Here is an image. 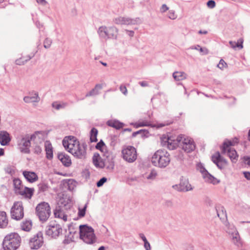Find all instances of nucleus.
Segmentation results:
<instances>
[{
  "label": "nucleus",
  "instance_id": "nucleus-57",
  "mask_svg": "<svg viewBox=\"0 0 250 250\" xmlns=\"http://www.w3.org/2000/svg\"><path fill=\"white\" fill-rule=\"evenodd\" d=\"M34 152L36 154H40L42 152V148L41 147L38 146V145H36L35 146H34Z\"/></svg>",
  "mask_w": 250,
  "mask_h": 250
},
{
  "label": "nucleus",
  "instance_id": "nucleus-15",
  "mask_svg": "<svg viewBox=\"0 0 250 250\" xmlns=\"http://www.w3.org/2000/svg\"><path fill=\"white\" fill-rule=\"evenodd\" d=\"M211 159L220 169H224L228 165V161L221 156L219 152L212 155Z\"/></svg>",
  "mask_w": 250,
  "mask_h": 250
},
{
  "label": "nucleus",
  "instance_id": "nucleus-46",
  "mask_svg": "<svg viewBox=\"0 0 250 250\" xmlns=\"http://www.w3.org/2000/svg\"><path fill=\"white\" fill-rule=\"evenodd\" d=\"M105 146V144L103 140H100L99 142H98L95 147L97 149L100 150L101 151H103L102 148Z\"/></svg>",
  "mask_w": 250,
  "mask_h": 250
},
{
  "label": "nucleus",
  "instance_id": "nucleus-9",
  "mask_svg": "<svg viewBox=\"0 0 250 250\" xmlns=\"http://www.w3.org/2000/svg\"><path fill=\"white\" fill-rule=\"evenodd\" d=\"M10 213L13 219L20 220L22 219L24 216L22 203L21 201L15 202L11 208Z\"/></svg>",
  "mask_w": 250,
  "mask_h": 250
},
{
  "label": "nucleus",
  "instance_id": "nucleus-16",
  "mask_svg": "<svg viewBox=\"0 0 250 250\" xmlns=\"http://www.w3.org/2000/svg\"><path fill=\"white\" fill-rule=\"evenodd\" d=\"M172 187L179 191L186 192L192 189L191 186L187 179L181 180L179 185H173Z\"/></svg>",
  "mask_w": 250,
  "mask_h": 250
},
{
  "label": "nucleus",
  "instance_id": "nucleus-55",
  "mask_svg": "<svg viewBox=\"0 0 250 250\" xmlns=\"http://www.w3.org/2000/svg\"><path fill=\"white\" fill-rule=\"evenodd\" d=\"M137 134H141L142 137L145 136L146 134H148L149 132L147 130L141 129L139 131H136Z\"/></svg>",
  "mask_w": 250,
  "mask_h": 250
},
{
  "label": "nucleus",
  "instance_id": "nucleus-41",
  "mask_svg": "<svg viewBox=\"0 0 250 250\" xmlns=\"http://www.w3.org/2000/svg\"><path fill=\"white\" fill-rule=\"evenodd\" d=\"M105 166L104 167L106 168L108 170H112L113 169L114 167V163L112 160L105 161L104 162Z\"/></svg>",
  "mask_w": 250,
  "mask_h": 250
},
{
  "label": "nucleus",
  "instance_id": "nucleus-27",
  "mask_svg": "<svg viewBox=\"0 0 250 250\" xmlns=\"http://www.w3.org/2000/svg\"><path fill=\"white\" fill-rule=\"evenodd\" d=\"M34 190V188L25 187L23 190L19 191L18 193L21 195H24L27 198L31 199L33 196Z\"/></svg>",
  "mask_w": 250,
  "mask_h": 250
},
{
  "label": "nucleus",
  "instance_id": "nucleus-2",
  "mask_svg": "<svg viewBox=\"0 0 250 250\" xmlns=\"http://www.w3.org/2000/svg\"><path fill=\"white\" fill-rule=\"evenodd\" d=\"M39 134V131H36L34 133L21 134L16 137L17 144L20 151L24 153L29 154L30 152L29 148L31 146V141L36 140L37 135Z\"/></svg>",
  "mask_w": 250,
  "mask_h": 250
},
{
  "label": "nucleus",
  "instance_id": "nucleus-32",
  "mask_svg": "<svg viewBox=\"0 0 250 250\" xmlns=\"http://www.w3.org/2000/svg\"><path fill=\"white\" fill-rule=\"evenodd\" d=\"M216 210L217 212V215L220 218V219L224 220L227 217L226 211L224 210V208L223 207H216Z\"/></svg>",
  "mask_w": 250,
  "mask_h": 250
},
{
  "label": "nucleus",
  "instance_id": "nucleus-19",
  "mask_svg": "<svg viewBox=\"0 0 250 250\" xmlns=\"http://www.w3.org/2000/svg\"><path fill=\"white\" fill-rule=\"evenodd\" d=\"M73 205L72 201L69 197H62L60 200V205L59 207H62V208L67 209L70 208Z\"/></svg>",
  "mask_w": 250,
  "mask_h": 250
},
{
  "label": "nucleus",
  "instance_id": "nucleus-26",
  "mask_svg": "<svg viewBox=\"0 0 250 250\" xmlns=\"http://www.w3.org/2000/svg\"><path fill=\"white\" fill-rule=\"evenodd\" d=\"M228 232L232 235V240L234 244L238 245L240 243V236L234 227L231 226V230L229 231Z\"/></svg>",
  "mask_w": 250,
  "mask_h": 250
},
{
  "label": "nucleus",
  "instance_id": "nucleus-64",
  "mask_svg": "<svg viewBox=\"0 0 250 250\" xmlns=\"http://www.w3.org/2000/svg\"><path fill=\"white\" fill-rule=\"evenodd\" d=\"M244 174L245 176V177L248 179L250 180V172H244Z\"/></svg>",
  "mask_w": 250,
  "mask_h": 250
},
{
  "label": "nucleus",
  "instance_id": "nucleus-53",
  "mask_svg": "<svg viewBox=\"0 0 250 250\" xmlns=\"http://www.w3.org/2000/svg\"><path fill=\"white\" fill-rule=\"evenodd\" d=\"M120 90L121 92L124 94L126 95L127 94V90L126 86L123 84H121L120 86Z\"/></svg>",
  "mask_w": 250,
  "mask_h": 250
},
{
  "label": "nucleus",
  "instance_id": "nucleus-13",
  "mask_svg": "<svg viewBox=\"0 0 250 250\" xmlns=\"http://www.w3.org/2000/svg\"><path fill=\"white\" fill-rule=\"evenodd\" d=\"M114 22L120 25H135L140 22L139 18L131 19L128 17H119L114 19Z\"/></svg>",
  "mask_w": 250,
  "mask_h": 250
},
{
  "label": "nucleus",
  "instance_id": "nucleus-20",
  "mask_svg": "<svg viewBox=\"0 0 250 250\" xmlns=\"http://www.w3.org/2000/svg\"><path fill=\"white\" fill-rule=\"evenodd\" d=\"M93 163L96 167L103 168L104 167V162L98 153H95L92 158Z\"/></svg>",
  "mask_w": 250,
  "mask_h": 250
},
{
  "label": "nucleus",
  "instance_id": "nucleus-8",
  "mask_svg": "<svg viewBox=\"0 0 250 250\" xmlns=\"http://www.w3.org/2000/svg\"><path fill=\"white\" fill-rule=\"evenodd\" d=\"M123 159L129 163L134 162L137 158L136 149L133 146H124L122 150Z\"/></svg>",
  "mask_w": 250,
  "mask_h": 250
},
{
  "label": "nucleus",
  "instance_id": "nucleus-43",
  "mask_svg": "<svg viewBox=\"0 0 250 250\" xmlns=\"http://www.w3.org/2000/svg\"><path fill=\"white\" fill-rule=\"evenodd\" d=\"M4 171L6 173L12 176L15 174V171L14 168L11 166H8L4 168Z\"/></svg>",
  "mask_w": 250,
  "mask_h": 250
},
{
  "label": "nucleus",
  "instance_id": "nucleus-45",
  "mask_svg": "<svg viewBox=\"0 0 250 250\" xmlns=\"http://www.w3.org/2000/svg\"><path fill=\"white\" fill-rule=\"evenodd\" d=\"M87 208V204H86L83 208H79L78 211V215L80 217H83L85 215V210Z\"/></svg>",
  "mask_w": 250,
  "mask_h": 250
},
{
  "label": "nucleus",
  "instance_id": "nucleus-56",
  "mask_svg": "<svg viewBox=\"0 0 250 250\" xmlns=\"http://www.w3.org/2000/svg\"><path fill=\"white\" fill-rule=\"evenodd\" d=\"M160 9V12L161 13H164V12H166L169 9V8L166 4H163L161 6Z\"/></svg>",
  "mask_w": 250,
  "mask_h": 250
},
{
  "label": "nucleus",
  "instance_id": "nucleus-62",
  "mask_svg": "<svg viewBox=\"0 0 250 250\" xmlns=\"http://www.w3.org/2000/svg\"><path fill=\"white\" fill-rule=\"evenodd\" d=\"M139 84L142 87H147L148 86V83L146 81L140 82Z\"/></svg>",
  "mask_w": 250,
  "mask_h": 250
},
{
  "label": "nucleus",
  "instance_id": "nucleus-60",
  "mask_svg": "<svg viewBox=\"0 0 250 250\" xmlns=\"http://www.w3.org/2000/svg\"><path fill=\"white\" fill-rule=\"evenodd\" d=\"M244 162L248 165L250 166V157L245 156L243 157Z\"/></svg>",
  "mask_w": 250,
  "mask_h": 250
},
{
  "label": "nucleus",
  "instance_id": "nucleus-6",
  "mask_svg": "<svg viewBox=\"0 0 250 250\" xmlns=\"http://www.w3.org/2000/svg\"><path fill=\"white\" fill-rule=\"evenodd\" d=\"M99 37L103 40L116 39L118 34V29L115 26L106 27L102 26L98 30Z\"/></svg>",
  "mask_w": 250,
  "mask_h": 250
},
{
  "label": "nucleus",
  "instance_id": "nucleus-33",
  "mask_svg": "<svg viewBox=\"0 0 250 250\" xmlns=\"http://www.w3.org/2000/svg\"><path fill=\"white\" fill-rule=\"evenodd\" d=\"M37 187L38 194L47 191L49 188L48 185L47 183L44 182L39 183Z\"/></svg>",
  "mask_w": 250,
  "mask_h": 250
},
{
  "label": "nucleus",
  "instance_id": "nucleus-35",
  "mask_svg": "<svg viewBox=\"0 0 250 250\" xmlns=\"http://www.w3.org/2000/svg\"><path fill=\"white\" fill-rule=\"evenodd\" d=\"M54 214L55 217H58L59 218H62L63 216L65 215L63 211V208H62V207H56L54 211Z\"/></svg>",
  "mask_w": 250,
  "mask_h": 250
},
{
  "label": "nucleus",
  "instance_id": "nucleus-42",
  "mask_svg": "<svg viewBox=\"0 0 250 250\" xmlns=\"http://www.w3.org/2000/svg\"><path fill=\"white\" fill-rule=\"evenodd\" d=\"M70 235H72V233H75V232L70 230ZM73 236H65L64 239L63 241V243L65 245L68 244L73 241Z\"/></svg>",
  "mask_w": 250,
  "mask_h": 250
},
{
  "label": "nucleus",
  "instance_id": "nucleus-38",
  "mask_svg": "<svg viewBox=\"0 0 250 250\" xmlns=\"http://www.w3.org/2000/svg\"><path fill=\"white\" fill-rule=\"evenodd\" d=\"M76 182L73 179H69L67 182L68 190L73 191L76 187Z\"/></svg>",
  "mask_w": 250,
  "mask_h": 250
},
{
  "label": "nucleus",
  "instance_id": "nucleus-36",
  "mask_svg": "<svg viewBox=\"0 0 250 250\" xmlns=\"http://www.w3.org/2000/svg\"><path fill=\"white\" fill-rule=\"evenodd\" d=\"M98 130L93 127L91 129L90 132V140L91 142H96L97 141Z\"/></svg>",
  "mask_w": 250,
  "mask_h": 250
},
{
  "label": "nucleus",
  "instance_id": "nucleus-7",
  "mask_svg": "<svg viewBox=\"0 0 250 250\" xmlns=\"http://www.w3.org/2000/svg\"><path fill=\"white\" fill-rule=\"evenodd\" d=\"M36 212L40 221L45 222L49 218L51 214L50 206L46 202H41L37 206Z\"/></svg>",
  "mask_w": 250,
  "mask_h": 250
},
{
  "label": "nucleus",
  "instance_id": "nucleus-51",
  "mask_svg": "<svg viewBox=\"0 0 250 250\" xmlns=\"http://www.w3.org/2000/svg\"><path fill=\"white\" fill-rule=\"evenodd\" d=\"M227 65L226 62L223 60H220L219 64L217 65L218 68L221 69H223Z\"/></svg>",
  "mask_w": 250,
  "mask_h": 250
},
{
  "label": "nucleus",
  "instance_id": "nucleus-3",
  "mask_svg": "<svg viewBox=\"0 0 250 250\" xmlns=\"http://www.w3.org/2000/svg\"><path fill=\"white\" fill-rule=\"evenodd\" d=\"M151 161L155 167L165 168L170 163V154L166 150L159 149L153 154Z\"/></svg>",
  "mask_w": 250,
  "mask_h": 250
},
{
  "label": "nucleus",
  "instance_id": "nucleus-37",
  "mask_svg": "<svg viewBox=\"0 0 250 250\" xmlns=\"http://www.w3.org/2000/svg\"><path fill=\"white\" fill-rule=\"evenodd\" d=\"M32 227V223L31 221H26L23 222L21 225V229L26 231H29Z\"/></svg>",
  "mask_w": 250,
  "mask_h": 250
},
{
  "label": "nucleus",
  "instance_id": "nucleus-18",
  "mask_svg": "<svg viewBox=\"0 0 250 250\" xmlns=\"http://www.w3.org/2000/svg\"><path fill=\"white\" fill-rule=\"evenodd\" d=\"M22 174L26 180L29 183H34L38 180V176L34 172L23 171Z\"/></svg>",
  "mask_w": 250,
  "mask_h": 250
},
{
  "label": "nucleus",
  "instance_id": "nucleus-1",
  "mask_svg": "<svg viewBox=\"0 0 250 250\" xmlns=\"http://www.w3.org/2000/svg\"><path fill=\"white\" fill-rule=\"evenodd\" d=\"M163 145H167L170 150H173L179 146L186 152L190 153L195 149V144L193 139L182 134L178 136L176 139L172 137L163 138Z\"/></svg>",
  "mask_w": 250,
  "mask_h": 250
},
{
  "label": "nucleus",
  "instance_id": "nucleus-54",
  "mask_svg": "<svg viewBox=\"0 0 250 250\" xmlns=\"http://www.w3.org/2000/svg\"><path fill=\"white\" fill-rule=\"evenodd\" d=\"M207 5L209 8H213L215 6V2L213 0H209L207 2Z\"/></svg>",
  "mask_w": 250,
  "mask_h": 250
},
{
  "label": "nucleus",
  "instance_id": "nucleus-52",
  "mask_svg": "<svg viewBox=\"0 0 250 250\" xmlns=\"http://www.w3.org/2000/svg\"><path fill=\"white\" fill-rule=\"evenodd\" d=\"M243 40L242 39H239L238 40L237 42H235V44L236 47H238L240 49L243 48Z\"/></svg>",
  "mask_w": 250,
  "mask_h": 250
},
{
  "label": "nucleus",
  "instance_id": "nucleus-28",
  "mask_svg": "<svg viewBox=\"0 0 250 250\" xmlns=\"http://www.w3.org/2000/svg\"><path fill=\"white\" fill-rule=\"evenodd\" d=\"M103 88L101 84H96L94 88L90 90L89 92L86 93L85 97L94 96L99 94V91Z\"/></svg>",
  "mask_w": 250,
  "mask_h": 250
},
{
  "label": "nucleus",
  "instance_id": "nucleus-49",
  "mask_svg": "<svg viewBox=\"0 0 250 250\" xmlns=\"http://www.w3.org/2000/svg\"><path fill=\"white\" fill-rule=\"evenodd\" d=\"M150 124L147 122H142L135 124L136 127L149 126Z\"/></svg>",
  "mask_w": 250,
  "mask_h": 250
},
{
  "label": "nucleus",
  "instance_id": "nucleus-34",
  "mask_svg": "<svg viewBox=\"0 0 250 250\" xmlns=\"http://www.w3.org/2000/svg\"><path fill=\"white\" fill-rule=\"evenodd\" d=\"M68 105V104L66 102H54L52 104V106L57 110L65 108Z\"/></svg>",
  "mask_w": 250,
  "mask_h": 250
},
{
  "label": "nucleus",
  "instance_id": "nucleus-47",
  "mask_svg": "<svg viewBox=\"0 0 250 250\" xmlns=\"http://www.w3.org/2000/svg\"><path fill=\"white\" fill-rule=\"evenodd\" d=\"M157 176V172L155 170H152L150 173L147 176V179L153 180Z\"/></svg>",
  "mask_w": 250,
  "mask_h": 250
},
{
  "label": "nucleus",
  "instance_id": "nucleus-29",
  "mask_svg": "<svg viewBox=\"0 0 250 250\" xmlns=\"http://www.w3.org/2000/svg\"><path fill=\"white\" fill-rule=\"evenodd\" d=\"M107 125L111 127H114L117 129H119L123 127L124 124L117 120H109L107 122Z\"/></svg>",
  "mask_w": 250,
  "mask_h": 250
},
{
  "label": "nucleus",
  "instance_id": "nucleus-25",
  "mask_svg": "<svg viewBox=\"0 0 250 250\" xmlns=\"http://www.w3.org/2000/svg\"><path fill=\"white\" fill-rule=\"evenodd\" d=\"M45 150L46 151V158L48 159H51L53 158V147L49 141H46L44 143Z\"/></svg>",
  "mask_w": 250,
  "mask_h": 250
},
{
  "label": "nucleus",
  "instance_id": "nucleus-11",
  "mask_svg": "<svg viewBox=\"0 0 250 250\" xmlns=\"http://www.w3.org/2000/svg\"><path fill=\"white\" fill-rule=\"evenodd\" d=\"M62 232L61 226L56 223H52L46 227V234L52 238H56Z\"/></svg>",
  "mask_w": 250,
  "mask_h": 250
},
{
  "label": "nucleus",
  "instance_id": "nucleus-39",
  "mask_svg": "<svg viewBox=\"0 0 250 250\" xmlns=\"http://www.w3.org/2000/svg\"><path fill=\"white\" fill-rule=\"evenodd\" d=\"M13 184L16 192H18L19 191L21 190V181L19 179H14Z\"/></svg>",
  "mask_w": 250,
  "mask_h": 250
},
{
  "label": "nucleus",
  "instance_id": "nucleus-5",
  "mask_svg": "<svg viewBox=\"0 0 250 250\" xmlns=\"http://www.w3.org/2000/svg\"><path fill=\"white\" fill-rule=\"evenodd\" d=\"M80 237L85 243L88 244H93L95 242L96 237L94 233V229L91 227L86 225H80Z\"/></svg>",
  "mask_w": 250,
  "mask_h": 250
},
{
  "label": "nucleus",
  "instance_id": "nucleus-40",
  "mask_svg": "<svg viewBox=\"0 0 250 250\" xmlns=\"http://www.w3.org/2000/svg\"><path fill=\"white\" fill-rule=\"evenodd\" d=\"M74 144L75 142L72 143L71 140L70 142H69L67 140L64 139L62 141V145L65 149L67 150L68 151V150H70V148H71V147H73Z\"/></svg>",
  "mask_w": 250,
  "mask_h": 250
},
{
  "label": "nucleus",
  "instance_id": "nucleus-58",
  "mask_svg": "<svg viewBox=\"0 0 250 250\" xmlns=\"http://www.w3.org/2000/svg\"><path fill=\"white\" fill-rule=\"evenodd\" d=\"M199 51L202 53L203 55H207L208 53V50L205 47H201L200 46Z\"/></svg>",
  "mask_w": 250,
  "mask_h": 250
},
{
  "label": "nucleus",
  "instance_id": "nucleus-59",
  "mask_svg": "<svg viewBox=\"0 0 250 250\" xmlns=\"http://www.w3.org/2000/svg\"><path fill=\"white\" fill-rule=\"evenodd\" d=\"M194 247L191 244H187L184 246L185 250H193Z\"/></svg>",
  "mask_w": 250,
  "mask_h": 250
},
{
  "label": "nucleus",
  "instance_id": "nucleus-10",
  "mask_svg": "<svg viewBox=\"0 0 250 250\" xmlns=\"http://www.w3.org/2000/svg\"><path fill=\"white\" fill-rule=\"evenodd\" d=\"M68 152L77 158L83 159L85 157L86 153V146L83 144L81 145L79 142H75L74 146L70 148Z\"/></svg>",
  "mask_w": 250,
  "mask_h": 250
},
{
  "label": "nucleus",
  "instance_id": "nucleus-63",
  "mask_svg": "<svg viewBox=\"0 0 250 250\" xmlns=\"http://www.w3.org/2000/svg\"><path fill=\"white\" fill-rule=\"evenodd\" d=\"M36 1L39 4H41L44 6L47 4V2L45 0H36Z\"/></svg>",
  "mask_w": 250,
  "mask_h": 250
},
{
  "label": "nucleus",
  "instance_id": "nucleus-24",
  "mask_svg": "<svg viewBox=\"0 0 250 250\" xmlns=\"http://www.w3.org/2000/svg\"><path fill=\"white\" fill-rule=\"evenodd\" d=\"M10 141L9 134L7 132H0V143L2 146L7 145Z\"/></svg>",
  "mask_w": 250,
  "mask_h": 250
},
{
  "label": "nucleus",
  "instance_id": "nucleus-12",
  "mask_svg": "<svg viewBox=\"0 0 250 250\" xmlns=\"http://www.w3.org/2000/svg\"><path fill=\"white\" fill-rule=\"evenodd\" d=\"M196 168L202 173L203 178L206 181L213 184L219 183L216 178L208 173L202 164L198 163L196 166Z\"/></svg>",
  "mask_w": 250,
  "mask_h": 250
},
{
  "label": "nucleus",
  "instance_id": "nucleus-61",
  "mask_svg": "<svg viewBox=\"0 0 250 250\" xmlns=\"http://www.w3.org/2000/svg\"><path fill=\"white\" fill-rule=\"evenodd\" d=\"M144 247H145L146 250H151V247H150V244L147 241L144 242Z\"/></svg>",
  "mask_w": 250,
  "mask_h": 250
},
{
  "label": "nucleus",
  "instance_id": "nucleus-17",
  "mask_svg": "<svg viewBox=\"0 0 250 250\" xmlns=\"http://www.w3.org/2000/svg\"><path fill=\"white\" fill-rule=\"evenodd\" d=\"M29 96L24 97L23 101L26 103H38L40 101L38 92L32 91L29 93Z\"/></svg>",
  "mask_w": 250,
  "mask_h": 250
},
{
  "label": "nucleus",
  "instance_id": "nucleus-21",
  "mask_svg": "<svg viewBox=\"0 0 250 250\" xmlns=\"http://www.w3.org/2000/svg\"><path fill=\"white\" fill-rule=\"evenodd\" d=\"M58 158L65 167H68L71 164V160L70 157L65 153H59L58 154Z\"/></svg>",
  "mask_w": 250,
  "mask_h": 250
},
{
  "label": "nucleus",
  "instance_id": "nucleus-48",
  "mask_svg": "<svg viewBox=\"0 0 250 250\" xmlns=\"http://www.w3.org/2000/svg\"><path fill=\"white\" fill-rule=\"evenodd\" d=\"M107 181V178L105 177H103L100 180H99L97 183L96 186L97 187H102L104 183H105Z\"/></svg>",
  "mask_w": 250,
  "mask_h": 250
},
{
  "label": "nucleus",
  "instance_id": "nucleus-44",
  "mask_svg": "<svg viewBox=\"0 0 250 250\" xmlns=\"http://www.w3.org/2000/svg\"><path fill=\"white\" fill-rule=\"evenodd\" d=\"M52 43V40L49 38H46L43 42V47L46 49L50 47Z\"/></svg>",
  "mask_w": 250,
  "mask_h": 250
},
{
  "label": "nucleus",
  "instance_id": "nucleus-4",
  "mask_svg": "<svg viewBox=\"0 0 250 250\" xmlns=\"http://www.w3.org/2000/svg\"><path fill=\"white\" fill-rule=\"evenodd\" d=\"M21 238L17 233H11L4 238L2 245L4 250H16L20 246Z\"/></svg>",
  "mask_w": 250,
  "mask_h": 250
},
{
  "label": "nucleus",
  "instance_id": "nucleus-30",
  "mask_svg": "<svg viewBox=\"0 0 250 250\" xmlns=\"http://www.w3.org/2000/svg\"><path fill=\"white\" fill-rule=\"evenodd\" d=\"M7 224L8 220L6 212L4 211L0 212V228H5L7 226Z\"/></svg>",
  "mask_w": 250,
  "mask_h": 250
},
{
  "label": "nucleus",
  "instance_id": "nucleus-23",
  "mask_svg": "<svg viewBox=\"0 0 250 250\" xmlns=\"http://www.w3.org/2000/svg\"><path fill=\"white\" fill-rule=\"evenodd\" d=\"M238 143V139L235 138L232 141L231 140H225L223 144V146L221 147V152L223 154H225L226 152V148L233 146L235 144Z\"/></svg>",
  "mask_w": 250,
  "mask_h": 250
},
{
  "label": "nucleus",
  "instance_id": "nucleus-14",
  "mask_svg": "<svg viewBox=\"0 0 250 250\" xmlns=\"http://www.w3.org/2000/svg\"><path fill=\"white\" fill-rule=\"evenodd\" d=\"M43 242L42 234L39 232L30 239L29 246L31 249L37 250L42 246Z\"/></svg>",
  "mask_w": 250,
  "mask_h": 250
},
{
  "label": "nucleus",
  "instance_id": "nucleus-31",
  "mask_svg": "<svg viewBox=\"0 0 250 250\" xmlns=\"http://www.w3.org/2000/svg\"><path fill=\"white\" fill-rule=\"evenodd\" d=\"M173 78L177 81L185 80L187 78V74L184 72L176 71L173 73Z\"/></svg>",
  "mask_w": 250,
  "mask_h": 250
},
{
  "label": "nucleus",
  "instance_id": "nucleus-50",
  "mask_svg": "<svg viewBox=\"0 0 250 250\" xmlns=\"http://www.w3.org/2000/svg\"><path fill=\"white\" fill-rule=\"evenodd\" d=\"M168 17L171 20H174L176 19L177 15L175 13V11L174 10H169L168 11Z\"/></svg>",
  "mask_w": 250,
  "mask_h": 250
},
{
  "label": "nucleus",
  "instance_id": "nucleus-22",
  "mask_svg": "<svg viewBox=\"0 0 250 250\" xmlns=\"http://www.w3.org/2000/svg\"><path fill=\"white\" fill-rule=\"evenodd\" d=\"M226 153L227 154V155L229 157L232 163H235L237 162L238 158V155L234 149H232L230 147H229L226 148Z\"/></svg>",
  "mask_w": 250,
  "mask_h": 250
}]
</instances>
